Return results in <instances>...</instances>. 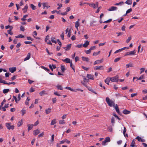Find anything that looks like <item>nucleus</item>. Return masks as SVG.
Segmentation results:
<instances>
[{
    "instance_id": "1",
    "label": "nucleus",
    "mask_w": 147,
    "mask_h": 147,
    "mask_svg": "<svg viewBox=\"0 0 147 147\" xmlns=\"http://www.w3.org/2000/svg\"><path fill=\"white\" fill-rule=\"evenodd\" d=\"M106 100L107 102L110 107H115V103L113 101L111 100L109 97H106Z\"/></svg>"
},
{
    "instance_id": "2",
    "label": "nucleus",
    "mask_w": 147,
    "mask_h": 147,
    "mask_svg": "<svg viewBox=\"0 0 147 147\" xmlns=\"http://www.w3.org/2000/svg\"><path fill=\"white\" fill-rule=\"evenodd\" d=\"M11 123H6L5 126L7 127V129L9 130L10 129H13L14 128V126L13 125H11Z\"/></svg>"
},
{
    "instance_id": "3",
    "label": "nucleus",
    "mask_w": 147,
    "mask_h": 147,
    "mask_svg": "<svg viewBox=\"0 0 147 147\" xmlns=\"http://www.w3.org/2000/svg\"><path fill=\"white\" fill-rule=\"evenodd\" d=\"M109 79L111 82H117L118 81V77L117 76L110 78Z\"/></svg>"
},
{
    "instance_id": "4",
    "label": "nucleus",
    "mask_w": 147,
    "mask_h": 147,
    "mask_svg": "<svg viewBox=\"0 0 147 147\" xmlns=\"http://www.w3.org/2000/svg\"><path fill=\"white\" fill-rule=\"evenodd\" d=\"M89 5L91 7H92L93 8H96L98 6V3L96 2V3H90Z\"/></svg>"
},
{
    "instance_id": "5",
    "label": "nucleus",
    "mask_w": 147,
    "mask_h": 147,
    "mask_svg": "<svg viewBox=\"0 0 147 147\" xmlns=\"http://www.w3.org/2000/svg\"><path fill=\"white\" fill-rule=\"evenodd\" d=\"M136 53V52L135 51V50L128 52L126 53L125 54L124 56L129 55H135Z\"/></svg>"
},
{
    "instance_id": "6",
    "label": "nucleus",
    "mask_w": 147,
    "mask_h": 147,
    "mask_svg": "<svg viewBox=\"0 0 147 147\" xmlns=\"http://www.w3.org/2000/svg\"><path fill=\"white\" fill-rule=\"evenodd\" d=\"M129 49V47H124L123 48L119 49V50L116 51L114 52V53H115V54L119 52H121V51H123V50L126 49Z\"/></svg>"
},
{
    "instance_id": "7",
    "label": "nucleus",
    "mask_w": 147,
    "mask_h": 147,
    "mask_svg": "<svg viewBox=\"0 0 147 147\" xmlns=\"http://www.w3.org/2000/svg\"><path fill=\"white\" fill-rule=\"evenodd\" d=\"M94 70H96L98 69L103 70L104 68L102 66H96L94 68Z\"/></svg>"
},
{
    "instance_id": "8",
    "label": "nucleus",
    "mask_w": 147,
    "mask_h": 147,
    "mask_svg": "<svg viewBox=\"0 0 147 147\" xmlns=\"http://www.w3.org/2000/svg\"><path fill=\"white\" fill-rule=\"evenodd\" d=\"M48 3L47 2L43 3H42L43 9H44L45 7H47V9L50 7V6L48 5Z\"/></svg>"
},
{
    "instance_id": "9",
    "label": "nucleus",
    "mask_w": 147,
    "mask_h": 147,
    "mask_svg": "<svg viewBox=\"0 0 147 147\" xmlns=\"http://www.w3.org/2000/svg\"><path fill=\"white\" fill-rule=\"evenodd\" d=\"M102 62V59H101L100 60H97L94 61V65H95L96 64H98L100 63H101Z\"/></svg>"
},
{
    "instance_id": "10",
    "label": "nucleus",
    "mask_w": 147,
    "mask_h": 147,
    "mask_svg": "<svg viewBox=\"0 0 147 147\" xmlns=\"http://www.w3.org/2000/svg\"><path fill=\"white\" fill-rule=\"evenodd\" d=\"M16 68L15 67L10 68L9 69V71L12 73H13L16 71Z\"/></svg>"
},
{
    "instance_id": "11",
    "label": "nucleus",
    "mask_w": 147,
    "mask_h": 147,
    "mask_svg": "<svg viewBox=\"0 0 147 147\" xmlns=\"http://www.w3.org/2000/svg\"><path fill=\"white\" fill-rule=\"evenodd\" d=\"M71 44H69L67 45L66 47H64V49H65V51H68L69 50L71 47Z\"/></svg>"
},
{
    "instance_id": "12",
    "label": "nucleus",
    "mask_w": 147,
    "mask_h": 147,
    "mask_svg": "<svg viewBox=\"0 0 147 147\" xmlns=\"http://www.w3.org/2000/svg\"><path fill=\"white\" fill-rule=\"evenodd\" d=\"M117 9V7L114 6H112L110 8L108 9V10L110 11H113L116 10Z\"/></svg>"
},
{
    "instance_id": "13",
    "label": "nucleus",
    "mask_w": 147,
    "mask_h": 147,
    "mask_svg": "<svg viewBox=\"0 0 147 147\" xmlns=\"http://www.w3.org/2000/svg\"><path fill=\"white\" fill-rule=\"evenodd\" d=\"M62 61L67 63H70L71 62L70 59L68 58H66L65 59H62Z\"/></svg>"
},
{
    "instance_id": "14",
    "label": "nucleus",
    "mask_w": 147,
    "mask_h": 147,
    "mask_svg": "<svg viewBox=\"0 0 147 147\" xmlns=\"http://www.w3.org/2000/svg\"><path fill=\"white\" fill-rule=\"evenodd\" d=\"M115 110H116V112H117V113L118 114L120 115V112L119 111V108L118 107V105H117V104H116L115 105Z\"/></svg>"
},
{
    "instance_id": "15",
    "label": "nucleus",
    "mask_w": 147,
    "mask_h": 147,
    "mask_svg": "<svg viewBox=\"0 0 147 147\" xmlns=\"http://www.w3.org/2000/svg\"><path fill=\"white\" fill-rule=\"evenodd\" d=\"M40 130L39 129H37L36 130H34L33 131V134L35 136H36L38 134L40 133Z\"/></svg>"
},
{
    "instance_id": "16",
    "label": "nucleus",
    "mask_w": 147,
    "mask_h": 147,
    "mask_svg": "<svg viewBox=\"0 0 147 147\" xmlns=\"http://www.w3.org/2000/svg\"><path fill=\"white\" fill-rule=\"evenodd\" d=\"M93 76H94L92 75H91L90 74H87V77L90 79H91L92 80H93L94 78H93Z\"/></svg>"
},
{
    "instance_id": "17",
    "label": "nucleus",
    "mask_w": 147,
    "mask_h": 147,
    "mask_svg": "<svg viewBox=\"0 0 147 147\" xmlns=\"http://www.w3.org/2000/svg\"><path fill=\"white\" fill-rule=\"evenodd\" d=\"M89 44V42L88 40L86 41L85 42L83 45V46L85 48L87 47Z\"/></svg>"
},
{
    "instance_id": "18",
    "label": "nucleus",
    "mask_w": 147,
    "mask_h": 147,
    "mask_svg": "<svg viewBox=\"0 0 147 147\" xmlns=\"http://www.w3.org/2000/svg\"><path fill=\"white\" fill-rule=\"evenodd\" d=\"M30 53H28V54L26 57L24 59V61H25L29 59L30 58Z\"/></svg>"
},
{
    "instance_id": "19",
    "label": "nucleus",
    "mask_w": 147,
    "mask_h": 147,
    "mask_svg": "<svg viewBox=\"0 0 147 147\" xmlns=\"http://www.w3.org/2000/svg\"><path fill=\"white\" fill-rule=\"evenodd\" d=\"M82 58L83 61H86L87 62H88L89 61V59L88 57L83 56L82 57Z\"/></svg>"
},
{
    "instance_id": "20",
    "label": "nucleus",
    "mask_w": 147,
    "mask_h": 147,
    "mask_svg": "<svg viewBox=\"0 0 147 147\" xmlns=\"http://www.w3.org/2000/svg\"><path fill=\"white\" fill-rule=\"evenodd\" d=\"M28 6L27 5H26L24 7V8L22 9V10L23 11V12L25 13L26 12L28 9Z\"/></svg>"
},
{
    "instance_id": "21",
    "label": "nucleus",
    "mask_w": 147,
    "mask_h": 147,
    "mask_svg": "<svg viewBox=\"0 0 147 147\" xmlns=\"http://www.w3.org/2000/svg\"><path fill=\"white\" fill-rule=\"evenodd\" d=\"M80 26V23L79 22L76 21L75 22V27L77 29V30H78V27Z\"/></svg>"
},
{
    "instance_id": "22",
    "label": "nucleus",
    "mask_w": 147,
    "mask_h": 147,
    "mask_svg": "<svg viewBox=\"0 0 147 147\" xmlns=\"http://www.w3.org/2000/svg\"><path fill=\"white\" fill-rule=\"evenodd\" d=\"M27 126L28 127V131H29L32 128L33 125V124H28Z\"/></svg>"
},
{
    "instance_id": "23",
    "label": "nucleus",
    "mask_w": 147,
    "mask_h": 147,
    "mask_svg": "<svg viewBox=\"0 0 147 147\" xmlns=\"http://www.w3.org/2000/svg\"><path fill=\"white\" fill-rule=\"evenodd\" d=\"M56 87L57 88L58 90H63V88L61 86L58 84L56 86Z\"/></svg>"
},
{
    "instance_id": "24",
    "label": "nucleus",
    "mask_w": 147,
    "mask_h": 147,
    "mask_svg": "<svg viewBox=\"0 0 147 147\" xmlns=\"http://www.w3.org/2000/svg\"><path fill=\"white\" fill-rule=\"evenodd\" d=\"M123 112L125 114H129L131 113V112L130 111L125 109L123 111Z\"/></svg>"
},
{
    "instance_id": "25",
    "label": "nucleus",
    "mask_w": 147,
    "mask_h": 147,
    "mask_svg": "<svg viewBox=\"0 0 147 147\" xmlns=\"http://www.w3.org/2000/svg\"><path fill=\"white\" fill-rule=\"evenodd\" d=\"M51 109L49 108L45 110V112L46 114H48L51 112Z\"/></svg>"
},
{
    "instance_id": "26",
    "label": "nucleus",
    "mask_w": 147,
    "mask_h": 147,
    "mask_svg": "<svg viewBox=\"0 0 147 147\" xmlns=\"http://www.w3.org/2000/svg\"><path fill=\"white\" fill-rule=\"evenodd\" d=\"M125 3L128 5H131L132 3V0H127V1L125 2Z\"/></svg>"
},
{
    "instance_id": "27",
    "label": "nucleus",
    "mask_w": 147,
    "mask_h": 147,
    "mask_svg": "<svg viewBox=\"0 0 147 147\" xmlns=\"http://www.w3.org/2000/svg\"><path fill=\"white\" fill-rule=\"evenodd\" d=\"M39 94L41 96H42L43 94H47V93L46 92L45 90H43L40 92L39 93Z\"/></svg>"
},
{
    "instance_id": "28",
    "label": "nucleus",
    "mask_w": 147,
    "mask_h": 147,
    "mask_svg": "<svg viewBox=\"0 0 147 147\" xmlns=\"http://www.w3.org/2000/svg\"><path fill=\"white\" fill-rule=\"evenodd\" d=\"M115 123V120L114 118L112 117L111 119V123H112V126H114V124Z\"/></svg>"
},
{
    "instance_id": "29",
    "label": "nucleus",
    "mask_w": 147,
    "mask_h": 147,
    "mask_svg": "<svg viewBox=\"0 0 147 147\" xmlns=\"http://www.w3.org/2000/svg\"><path fill=\"white\" fill-rule=\"evenodd\" d=\"M126 68H128L129 67H133V64L131 63H130L129 64H126Z\"/></svg>"
},
{
    "instance_id": "30",
    "label": "nucleus",
    "mask_w": 147,
    "mask_h": 147,
    "mask_svg": "<svg viewBox=\"0 0 147 147\" xmlns=\"http://www.w3.org/2000/svg\"><path fill=\"white\" fill-rule=\"evenodd\" d=\"M55 38L54 37H52L51 38V42L53 43H54L55 44L57 43V41L56 40H55Z\"/></svg>"
},
{
    "instance_id": "31",
    "label": "nucleus",
    "mask_w": 147,
    "mask_h": 147,
    "mask_svg": "<svg viewBox=\"0 0 147 147\" xmlns=\"http://www.w3.org/2000/svg\"><path fill=\"white\" fill-rule=\"evenodd\" d=\"M135 142L134 139H133L132 141V142H131V144L130 145V146L132 147H135Z\"/></svg>"
},
{
    "instance_id": "32",
    "label": "nucleus",
    "mask_w": 147,
    "mask_h": 147,
    "mask_svg": "<svg viewBox=\"0 0 147 147\" xmlns=\"http://www.w3.org/2000/svg\"><path fill=\"white\" fill-rule=\"evenodd\" d=\"M110 79L107 78L105 81V82L108 85H109V82H110Z\"/></svg>"
},
{
    "instance_id": "33",
    "label": "nucleus",
    "mask_w": 147,
    "mask_h": 147,
    "mask_svg": "<svg viewBox=\"0 0 147 147\" xmlns=\"http://www.w3.org/2000/svg\"><path fill=\"white\" fill-rule=\"evenodd\" d=\"M65 88L71 91H73V92H76V90H75L74 89H72L70 87H66Z\"/></svg>"
},
{
    "instance_id": "34",
    "label": "nucleus",
    "mask_w": 147,
    "mask_h": 147,
    "mask_svg": "<svg viewBox=\"0 0 147 147\" xmlns=\"http://www.w3.org/2000/svg\"><path fill=\"white\" fill-rule=\"evenodd\" d=\"M108 130L111 132H113V128L111 126H109L107 128Z\"/></svg>"
},
{
    "instance_id": "35",
    "label": "nucleus",
    "mask_w": 147,
    "mask_h": 147,
    "mask_svg": "<svg viewBox=\"0 0 147 147\" xmlns=\"http://www.w3.org/2000/svg\"><path fill=\"white\" fill-rule=\"evenodd\" d=\"M9 91V89H4L3 90V93L4 94L7 93Z\"/></svg>"
},
{
    "instance_id": "36",
    "label": "nucleus",
    "mask_w": 147,
    "mask_h": 147,
    "mask_svg": "<svg viewBox=\"0 0 147 147\" xmlns=\"http://www.w3.org/2000/svg\"><path fill=\"white\" fill-rule=\"evenodd\" d=\"M56 123V120L55 119H53L51 121V125H53L55 124Z\"/></svg>"
},
{
    "instance_id": "37",
    "label": "nucleus",
    "mask_w": 147,
    "mask_h": 147,
    "mask_svg": "<svg viewBox=\"0 0 147 147\" xmlns=\"http://www.w3.org/2000/svg\"><path fill=\"white\" fill-rule=\"evenodd\" d=\"M88 90L91 91V92H92L93 93H94V94H97V93L96 92H95L91 88V87H89L88 88Z\"/></svg>"
},
{
    "instance_id": "38",
    "label": "nucleus",
    "mask_w": 147,
    "mask_h": 147,
    "mask_svg": "<svg viewBox=\"0 0 147 147\" xmlns=\"http://www.w3.org/2000/svg\"><path fill=\"white\" fill-rule=\"evenodd\" d=\"M124 4V2L123 1H121L118 3L115 4V5H122Z\"/></svg>"
},
{
    "instance_id": "39",
    "label": "nucleus",
    "mask_w": 147,
    "mask_h": 147,
    "mask_svg": "<svg viewBox=\"0 0 147 147\" xmlns=\"http://www.w3.org/2000/svg\"><path fill=\"white\" fill-rule=\"evenodd\" d=\"M23 124V122L22 120L19 121L18 123V127H19L21 125H22Z\"/></svg>"
},
{
    "instance_id": "40",
    "label": "nucleus",
    "mask_w": 147,
    "mask_h": 147,
    "mask_svg": "<svg viewBox=\"0 0 147 147\" xmlns=\"http://www.w3.org/2000/svg\"><path fill=\"white\" fill-rule=\"evenodd\" d=\"M105 140V141L107 142H110L111 140L110 138L109 137H108L106 138Z\"/></svg>"
},
{
    "instance_id": "41",
    "label": "nucleus",
    "mask_w": 147,
    "mask_h": 147,
    "mask_svg": "<svg viewBox=\"0 0 147 147\" xmlns=\"http://www.w3.org/2000/svg\"><path fill=\"white\" fill-rule=\"evenodd\" d=\"M30 6L32 10H34L36 9V6L32 4H30Z\"/></svg>"
},
{
    "instance_id": "42",
    "label": "nucleus",
    "mask_w": 147,
    "mask_h": 147,
    "mask_svg": "<svg viewBox=\"0 0 147 147\" xmlns=\"http://www.w3.org/2000/svg\"><path fill=\"white\" fill-rule=\"evenodd\" d=\"M61 69L62 71L63 72L65 71V68L64 66L61 65Z\"/></svg>"
},
{
    "instance_id": "43",
    "label": "nucleus",
    "mask_w": 147,
    "mask_h": 147,
    "mask_svg": "<svg viewBox=\"0 0 147 147\" xmlns=\"http://www.w3.org/2000/svg\"><path fill=\"white\" fill-rule=\"evenodd\" d=\"M70 67L72 68V69H73V70L74 71V72H75V69L74 68V66L73 65V64L72 63V62H71L70 63Z\"/></svg>"
},
{
    "instance_id": "44",
    "label": "nucleus",
    "mask_w": 147,
    "mask_h": 147,
    "mask_svg": "<svg viewBox=\"0 0 147 147\" xmlns=\"http://www.w3.org/2000/svg\"><path fill=\"white\" fill-rule=\"evenodd\" d=\"M24 36L22 35V34H19L17 36H16L15 37L16 38H24Z\"/></svg>"
},
{
    "instance_id": "45",
    "label": "nucleus",
    "mask_w": 147,
    "mask_h": 147,
    "mask_svg": "<svg viewBox=\"0 0 147 147\" xmlns=\"http://www.w3.org/2000/svg\"><path fill=\"white\" fill-rule=\"evenodd\" d=\"M21 112L22 113V116H23L24 114L26 113V110L24 109H22L21 111Z\"/></svg>"
},
{
    "instance_id": "46",
    "label": "nucleus",
    "mask_w": 147,
    "mask_h": 147,
    "mask_svg": "<svg viewBox=\"0 0 147 147\" xmlns=\"http://www.w3.org/2000/svg\"><path fill=\"white\" fill-rule=\"evenodd\" d=\"M121 58V57H118L115 59L114 61V62H116L118 61Z\"/></svg>"
},
{
    "instance_id": "47",
    "label": "nucleus",
    "mask_w": 147,
    "mask_h": 147,
    "mask_svg": "<svg viewBox=\"0 0 147 147\" xmlns=\"http://www.w3.org/2000/svg\"><path fill=\"white\" fill-rule=\"evenodd\" d=\"M59 123L60 124H63L65 123V122L64 120H60L59 121Z\"/></svg>"
},
{
    "instance_id": "48",
    "label": "nucleus",
    "mask_w": 147,
    "mask_h": 147,
    "mask_svg": "<svg viewBox=\"0 0 147 147\" xmlns=\"http://www.w3.org/2000/svg\"><path fill=\"white\" fill-rule=\"evenodd\" d=\"M131 37L130 36L129 37L128 39L127 40H126V42H127V43H128L129 42L130 40H131Z\"/></svg>"
},
{
    "instance_id": "49",
    "label": "nucleus",
    "mask_w": 147,
    "mask_h": 147,
    "mask_svg": "<svg viewBox=\"0 0 147 147\" xmlns=\"http://www.w3.org/2000/svg\"><path fill=\"white\" fill-rule=\"evenodd\" d=\"M91 50L90 49L86 51H85V52L87 54H89L91 53Z\"/></svg>"
},
{
    "instance_id": "50",
    "label": "nucleus",
    "mask_w": 147,
    "mask_h": 147,
    "mask_svg": "<svg viewBox=\"0 0 147 147\" xmlns=\"http://www.w3.org/2000/svg\"><path fill=\"white\" fill-rule=\"evenodd\" d=\"M82 69H83L84 70H85L86 71L88 70L89 69V68L86 67H84V66H82Z\"/></svg>"
},
{
    "instance_id": "51",
    "label": "nucleus",
    "mask_w": 147,
    "mask_h": 147,
    "mask_svg": "<svg viewBox=\"0 0 147 147\" xmlns=\"http://www.w3.org/2000/svg\"><path fill=\"white\" fill-rule=\"evenodd\" d=\"M136 139H137L138 140L139 142L141 141V140L142 139V138L141 137H140L139 136H137L136 138Z\"/></svg>"
},
{
    "instance_id": "52",
    "label": "nucleus",
    "mask_w": 147,
    "mask_h": 147,
    "mask_svg": "<svg viewBox=\"0 0 147 147\" xmlns=\"http://www.w3.org/2000/svg\"><path fill=\"white\" fill-rule=\"evenodd\" d=\"M20 30L24 32L25 30L24 27L22 26H21L20 27Z\"/></svg>"
},
{
    "instance_id": "53",
    "label": "nucleus",
    "mask_w": 147,
    "mask_h": 147,
    "mask_svg": "<svg viewBox=\"0 0 147 147\" xmlns=\"http://www.w3.org/2000/svg\"><path fill=\"white\" fill-rule=\"evenodd\" d=\"M54 134H53L51 136V142H53L54 141Z\"/></svg>"
},
{
    "instance_id": "54",
    "label": "nucleus",
    "mask_w": 147,
    "mask_h": 147,
    "mask_svg": "<svg viewBox=\"0 0 147 147\" xmlns=\"http://www.w3.org/2000/svg\"><path fill=\"white\" fill-rule=\"evenodd\" d=\"M44 132H43L42 133L39 134L38 136V137L40 138L42 137L44 135Z\"/></svg>"
},
{
    "instance_id": "55",
    "label": "nucleus",
    "mask_w": 147,
    "mask_h": 147,
    "mask_svg": "<svg viewBox=\"0 0 147 147\" xmlns=\"http://www.w3.org/2000/svg\"><path fill=\"white\" fill-rule=\"evenodd\" d=\"M112 20V19H110L108 20L107 21H104L103 22L104 23H108V22H111Z\"/></svg>"
},
{
    "instance_id": "56",
    "label": "nucleus",
    "mask_w": 147,
    "mask_h": 147,
    "mask_svg": "<svg viewBox=\"0 0 147 147\" xmlns=\"http://www.w3.org/2000/svg\"><path fill=\"white\" fill-rule=\"evenodd\" d=\"M52 100L53 102V104L55 103L56 102V99L55 98H52Z\"/></svg>"
},
{
    "instance_id": "57",
    "label": "nucleus",
    "mask_w": 147,
    "mask_h": 147,
    "mask_svg": "<svg viewBox=\"0 0 147 147\" xmlns=\"http://www.w3.org/2000/svg\"><path fill=\"white\" fill-rule=\"evenodd\" d=\"M11 30H7V32L8 34H10V35H13V33L11 32Z\"/></svg>"
},
{
    "instance_id": "58",
    "label": "nucleus",
    "mask_w": 147,
    "mask_h": 147,
    "mask_svg": "<svg viewBox=\"0 0 147 147\" xmlns=\"http://www.w3.org/2000/svg\"><path fill=\"white\" fill-rule=\"evenodd\" d=\"M61 37L62 40H64V33L63 32L62 33L61 35Z\"/></svg>"
},
{
    "instance_id": "59",
    "label": "nucleus",
    "mask_w": 147,
    "mask_h": 147,
    "mask_svg": "<svg viewBox=\"0 0 147 147\" xmlns=\"http://www.w3.org/2000/svg\"><path fill=\"white\" fill-rule=\"evenodd\" d=\"M144 78V76L143 75H142L140 76L138 79V80H140Z\"/></svg>"
},
{
    "instance_id": "60",
    "label": "nucleus",
    "mask_w": 147,
    "mask_h": 147,
    "mask_svg": "<svg viewBox=\"0 0 147 147\" xmlns=\"http://www.w3.org/2000/svg\"><path fill=\"white\" fill-rule=\"evenodd\" d=\"M132 11V9L131 8H130L128 9L126 12V13H129Z\"/></svg>"
},
{
    "instance_id": "61",
    "label": "nucleus",
    "mask_w": 147,
    "mask_h": 147,
    "mask_svg": "<svg viewBox=\"0 0 147 147\" xmlns=\"http://www.w3.org/2000/svg\"><path fill=\"white\" fill-rule=\"evenodd\" d=\"M70 10H71V9H70V7H67L66 8V12L67 13V12H68V11H70Z\"/></svg>"
},
{
    "instance_id": "62",
    "label": "nucleus",
    "mask_w": 147,
    "mask_h": 147,
    "mask_svg": "<svg viewBox=\"0 0 147 147\" xmlns=\"http://www.w3.org/2000/svg\"><path fill=\"white\" fill-rule=\"evenodd\" d=\"M13 98L14 99L16 102V103H17L18 102V100L17 99L16 96H13Z\"/></svg>"
},
{
    "instance_id": "63",
    "label": "nucleus",
    "mask_w": 147,
    "mask_h": 147,
    "mask_svg": "<svg viewBox=\"0 0 147 147\" xmlns=\"http://www.w3.org/2000/svg\"><path fill=\"white\" fill-rule=\"evenodd\" d=\"M113 115L115 117H116L119 120H120L121 119L116 114H114Z\"/></svg>"
},
{
    "instance_id": "64",
    "label": "nucleus",
    "mask_w": 147,
    "mask_h": 147,
    "mask_svg": "<svg viewBox=\"0 0 147 147\" xmlns=\"http://www.w3.org/2000/svg\"><path fill=\"white\" fill-rule=\"evenodd\" d=\"M16 110V109L14 108H13L10 109V111L11 112H13Z\"/></svg>"
}]
</instances>
